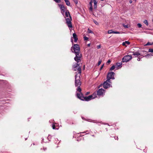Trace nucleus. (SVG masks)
<instances>
[{
  "label": "nucleus",
  "instance_id": "nucleus-3",
  "mask_svg": "<svg viewBox=\"0 0 153 153\" xmlns=\"http://www.w3.org/2000/svg\"><path fill=\"white\" fill-rule=\"evenodd\" d=\"M76 96L78 98L81 100L89 101L97 97V93L95 92L92 95L88 97H84L83 94L81 92L79 93H77Z\"/></svg>",
  "mask_w": 153,
  "mask_h": 153
},
{
  "label": "nucleus",
  "instance_id": "nucleus-29",
  "mask_svg": "<svg viewBox=\"0 0 153 153\" xmlns=\"http://www.w3.org/2000/svg\"><path fill=\"white\" fill-rule=\"evenodd\" d=\"M56 3H59L60 2V0H53Z\"/></svg>",
  "mask_w": 153,
  "mask_h": 153
},
{
  "label": "nucleus",
  "instance_id": "nucleus-31",
  "mask_svg": "<svg viewBox=\"0 0 153 153\" xmlns=\"http://www.w3.org/2000/svg\"><path fill=\"white\" fill-rule=\"evenodd\" d=\"M114 33L115 34H120V33L118 31H114Z\"/></svg>",
  "mask_w": 153,
  "mask_h": 153
},
{
  "label": "nucleus",
  "instance_id": "nucleus-25",
  "mask_svg": "<svg viewBox=\"0 0 153 153\" xmlns=\"http://www.w3.org/2000/svg\"><path fill=\"white\" fill-rule=\"evenodd\" d=\"M101 62H102V60H99V62H98L97 65L98 66L101 63Z\"/></svg>",
  "mask_w": 153,
  "mask_h": 153
},
{
  "label": "nucleus",
  "instance_id": "nucleus-43",
  "mask_svg": "<svg viewBox=\"0 0 153 153\" xmlns=\"http://www.w3.org/2000/svg\"><path fill=\"white\" fill-rule=\"evenodd\" d=\"M129 2L130 3H131L132 2V1H130Z\"/></svg>",
  "mask_w": 153,
  "mask_h": 153
},
{
  "label": "nucleus",
  "instance_id": "nucleus-12",
  "mask_svg": "<svg viewBox=\"0 0 153 153\" xmlns=\"http://www.w3.org/2000/svg\"><path fill=\"white\" fill-rule=\"evenodd\" d=\"M58 5L59 6V7L60 9L63 12H64L65 11V8L63 5L59 4Z\"/></svg>",
  "mask_w": 153,
  "mask_h": 153
},
{
  "label": "nucleus",
  "instance_id": "nucleus-1",
  "mask_svg": "<svg viewBox=\"0 0 153 153\" xmlns=\"http://www.w3.org/2000/svg\"><path fill=\"white\" fill-rule=\"evenodd\" d=\"M78 73L76 74L75 76V85L76 87H77L76 89V94L77 93H79L81 92V89L80 88L81 82L80 81V75L81 73V69L80 67H79L78 69Z\"/></svg>",
  "mask_w": 153,
  "mask_h": 153
},
{
  "label": "nucleus",
  "instance_id": "nucleus-9",
  "mask_svg": "<svg viewBox=\"0 0 153 153\" xmlns=\"http://www.w3.org/2000/svg\"><path fill=\"white\" fill-rule=\"evenodd\" d=\"M80 64H78L76 63L73 66V69L74 71H77V72H78V69L79 68V67H80L81 68V67L79 66ZM77 73V74H78ZM76 74H77V73H76Z\"/></svg>",
  "mask_w": 153,
  "mask_h": 153
},
{
  "label": "nucleus",
  "instance_id": "nucleus-18",
  "mask_svg": "<svg viewBox=\"0 0 153 153\" xmlns=\"http://www.w3.org/2000/svg\"><path fill=\"white\" fill-rule=\"evenodd\" d=\"M114 31L112 30H109L108 31V34H111V33H114Z\"/></svg>",
  "mask_w": 153,
  "mask_h": 153
},
{
  "label": "nucleus",
  "instance_id": "nucleus-22",
  "mask_svg": "<svg viewBox=\"0 0 153 153\" xmlns=\"http://www.w3.org/2000/svg\"><path fill=\"white\" fill-rule=\"evenodd\" d=\"M88 33H93V32L89 28L88 29Z\"/></svg>",
  "mask_w": 153,
  "mask_h": 153
},
{
  "label": "nucleus",
  "instance_id": "nucleus-45",
  "mask_svg": "<svg viewBox=\"0 0 153 153\" xmlns=\"http://www.w3.org/2000/svg\"><path fill=\"white\" fill-rule=\"evenodd\" d=\"M71 42H73V40H72H72H71Z\"/></svg>",
  "mask_w": 153,
  "mask_h": 153
},
{
  "label": "nucleus",
  "instance_id": "nucleus-14",
  "mask_svg": "<svg viewBox=\"0 0 153 153\" xmlns=\"http://www.w3.org/2000/svg\"><path fill=\"white\" fill-rule=\"evenodd\" d=\"M126 44L128 45L130 44V42L128 41H126L124 42H123L122 43V45L123 46H126Z\"/></svg>",
  "mask_w": 153,
  "mask_h": 153
},
{
  "label": "nucleus",
  "instance_id": "nucleus-10",
  "mask_svg": "<svg viewBox=\"0 0 153 153\" xmlns=\"http://www.w3.org/2000/svg\"><path fill=\"white\" fill-rule=\"evenodd\" d=\"M73 36L74 39V41L75 42H76L78 40V38L77 35L76 33H74L73 34Z\"/></svg>",
  "mask_w": 153,
  "mask_h": 153
},
{
  "label": "nucleus",
  "instance_id": "nucleus-27",
  "mask_svg": "<svg viewBox=\"0 0 153 153\" xmlns=\"http://www.w3.org/2000/svg\"><path fill=\"white\" fill-rule=\"evenodd\" d=\"M137 26H138V27L139 28L141 27L142 26L141 25L140 23H138L137 24Z\"/></svg>",
  "mask_w": 153,
  "mask_h": 153
},
{
  "label": "nucleus",
  "instance_id": "nucleus-28",
  "mask_svg": "<svg viewBox=\"0 0 153 153\" xmlns=\"http://www.w3.org/2000/svg\"><path fill=\"white\" fill-rule=\"evenodd\" d=\"M152 44H151V43L149 42H148L146 44V45H151Z\"/></svg>",
  "mask_w": 153,
  "mask_h": 153
},
{
  "label": "nucleus",
  "instance_id": "nucleus-7",
  "mask_svg": "<svg viewBox=\"0 0 153 153\" xmlns=\"http://www.w3.org/2000/svg\"><path fill=\"white\" fill-rule=\"evenodd\" d=\"M132 59V56L131 55H126L124 56L122 59V61L123 62H127Z\"/></svg>",
  "mask_w": 153,
  "mask_h": 153
},
{
  "label": "nucleus",
  "instance_id": "nucleus-11",
  "mask_svg": "<svg viewBox=\"0 0 153 153\" xmlns=\"http://www.w3.org/2000/svg\"><path fill=\"white\" fill-rule=\"evenodd\" d=\"M93 3V0H91V1L89 2V5L90 6L89 7V10L91 11H92L93 10V6H92V3Z\"/></svg>",
  "mask_w": 153,
  "mask_h": 153
},
{
  "label": "nucleus",
  "instance_id": "nucleus-26",
  "mask_svg": "<svg viewBox=\"0 0 153 153\" xmlns=\"http://www.w3.org/2000/svg\"><path fill=\"white\" fill-rule=\"evenodd\" d=\"M73 1L76 4L78 3V0H73Z\"/></svg>",
  "mask_w": 153,
  "mask_h": 153
},
{
  "label": "nucleus",
  "instance_id": "nucleus-23",
  "mask_svg": "<svg viewBox=\"0 0 153 153\" xmlns=\"http://www.w3.org/2000/svg\"><path fill=\"white\" fill-rule=\"evenodd\" d=\"M148 51L149 52L153 53V49L149 48V49Z\"/></svg>",
  "mask_w": 153,
  "mask_h": 153
},
{
  "label": "nucleus",
  "instance_id": "nucleus-20",
  "mask_svg": "<svg viewBox=\"0 0 153 153\" xmlns=\"http://www.w3.org/2000/svg\"><path fill=\"white\" fill-rule=\"evenodd\" d=\"M115 66L114 65L112 66L110 68V70L111 71H112L114 70L115 68Z\"/></svg>",
  "mask_w": 153,
  "mask_h": 153
},
{
  "label": "nucleus",
  "instance_id": "nucleus-40",
  "mask_svg": "<svg viewBox=\"0 0 153 153\" xmlns=\"http://www.w3.org/2000/svg\"><path fill=\"white\" fill-rule=\"evenodd\" d=\"M115 139L116 140H118V137H116V138H115Z\"/></svg>",
  "mask_w": 153,
  "mask_h": 153
},
{
  "label": "nucleus",
  "instance_id": "nucleus-5",
  "mask_svg": "<svg viewBox=\"0 0 153 153\" xmlns=\"http://www.w3.org/2000/svg\"><path fill=\"white\" fill-rule=\"evenodd\" d=\"M65 20L66 21V24L70 30L73 27L71 22V20H72V19L71 16H70V18H66Z\"/></svg>",
  "mask_w": 153,
  "mask_h": 153
},
{
  "label": "nucleus",
  "instance_id": "nucleus-42",
  "mask_svg": "<svg viewBox=\"0 0 153 153\" xmlns=\"http://www.w3.org/2000/svg\"><path fill=\"white\" fill-rule=\"evenodd\" d=\"M89 93V92H87V93H86V94H88Z\"/></svg>",
  "mask_w": 153,
  "mask_h": 153
},
{
  "label": "nucleus",
  "instance_id": "nucleus-36",
  "mask_svg": "<svg viewBox=\"0 0 153 153\" xmlns=\"http://www.w3.org/2000/svg\"><path fill=\"white\" fill-rule=\"evenodd\" d=\"M97 47L98 49H99L101 48V45H98V46H97Z\"/></svg>",
  "mask_w": 153,
  "mask_h": 153
},
{
  "label": "nucleus",
  "instance_id": "nucleus-17",
  "mask_svg": "<svg viewBox=\"0 0 153 153\" xmlns=\"http://www.w3.org/2000/svg\"><path fill=\"white\" fill-rule=\"evenodd\" d=\"M140 53L138 52H135L134 53H133L132 54V55L134 56H139L140 55Z\"/></svg>",
  "mask_w": 153,
  "mask_h": 153
},
{
  "label": "nucleus",
  "instance_id": "nucleus-39",
  "mask_svg": "<svg viewBox=\"0 0 153 153\" xmlns=\"http://www.w3.org/2000/svg\"><path fill=\"white\" fill-rule=\"evenodd\" d=\"M90 45H91V44H90V43L88 44L87 45V46H88V47H90Z\"/></svg>",
  "mask_w": 153,
  "mask_h": 153
},
{
  "label": "nucleus",
  "instance_id": "nucleus-19",
  "mask_svg": "<svg viewBox=\"0 0 153 153\" xmlns=\"http://www.w3.org/2000/svg\"><path fill=\"white\" fill-rule=\"evenodd\" d=\"M122 65V63H117L116 65V66L117 67H120V66H121Z\"/></svg>",
  "mask_w": 153,
  "mask_h": 153
},
{
  "label": "nucleus",
  "instance_id": "nucleus-35",
  "mask_svg": "<svg viewBox=\"0 0 153 153\" xmlns=\"http://www.w3.org/2000/svg\"><path fill=\"white\" fill-rule=\"evenodd\" d=\"M94 22L95 23V24H96V25H97L98 24V23L96 21H94Z\"/></svg>",
  "mask_w": 153,
  "mask_h": 153
},
{
  "label": "nucleus",
  "instance_id": "nucleus-8",
  "mask_svg": "<svg viewBox=\"0 0 153 153\" xmlns=\"http://www.w3.org/2000/svg\"><path fill=\"white\" fill-rule=\"evenodd\" d=\"M104 90L102 88L99 89L97 91V95L99 96H103L105 93Z\"/></svg>",
  "mask_w": 153,
  "mask_h": 153
},
{
  "label": "nucleus",
  "instance_id": "nucleus-4",
  "mask_svg": "<svg viewBox=\"0 0 153 153\" xmlns=\"http://www.w3.org/2000/svg\"><path fill=\"white\" fill-rule=\"evenodd\" d=\"M111 81L107 79L104 82L103 84V86L105 88H107L110 87V86H111Z\"/></svg>",
  "mask_w": 153,
  "mask_h": 153
},
{
  "label": "nucleus",
  "instance_id": "nucleus-6",
  "mask_svg": "<svg viewBox=\"0 0 153 153\" xmlns=\"http://www.w3.org/2000/svg\"><path fill=\"white\" fill-rule=\"evenodd\" d=\"M115 74L113 72H109L107 75V79L111 81L110 79H114V75Z\"/></svg>",
  "mask_w": 153,
  "mask_h": 153
},
{
  "label": "nucleus",
  "instance_id": "nucleus-44",
  "mask_svg": "<svg viewBox=\"0 0 153 153\" xmlns=\"http://www.w3.org/2000/svg\"><path fill=\"white\" fill-rule=\"evenodd\" d=\"M101 0V1H104V0Z\"/></svg>",
  "mask_w": 153,
  "mask_h": 153
},
{
  "label": "nucleus",
  "instance_id": "nucleus-38",
  "mask_svg": "<svg viewBox=\"0 0 153 153\" xmlns=\"http://www.w3.org/2000/svg\"><path fill=\"white\" fill-rule=\"evenodd\" d=\"M140 59H141V58L139 57L137 58V60L138 61H140Z\"/></svg>",
  "mask_w": 153,
  "mask_h": 153
},
{
  "label": "nucleus",
  "instance_id": "nucleus-33",
  "mask_svg": "<svg viewBox=\"0 0 153 153\" xmlns=\"http://www.w3.org/2000/svg\"><path fill=\"white\" fill-rule=\"evenodd\" d=\"M111 62V61L110 60H108L107 61V63L108 64H109Z\"/></svg>",
  "mask_w": 153,
  "mask_h": 153
},
{
  "label": "nucleus",
  "instance_id": "nucleus-13",
  "mask_svg": "<svg viewBox=\"0 0 153 153\" xmlns=\"http://www.w3.org/2000/svg\"><path fill=\"white\" fill-rule=\"evenodd\" d=\"M93 2L94 3V9H96L97 7V0H93Z\"/></svg>",
  "mask_w": 153,
  "mask_h": 153
},
{
  "label": "nucleus",
  "instance_id": "nucleus-46",
  "mask_svg": "<svg viewBox=\"0 0 153 153\" xmlns=\"http://www.w3.org/2000/svg\"><path fill=\"white\" fill-rule=\"evenodd\" d=\"M93 136H94V135H92Z\"/></svg>",
  "mask_w": 153,
  "mask_h": 153
},
{
  "label": "nucleus",
  "instance_id": "nucleus-24",
  "mask_svg": "<svg viewBox=\"0 0 153 153\" xmlns=\"http://www.w3.org/2000/svg\"><path fill=\"white\" fill-rule=\"evenodd\" d=\"M84 39L85 40H87L88 39V38L85 36L84 37Z\"/></svg>",
  "mask_w": 153,
  "mask_h": 153
},
{
  "label": "nucleus",
  "instance_id": "nucleus-16",
  "mask_svg": "<svg viewBox=\"0 0 153 153\" xmlns=\"http://www.w3.org/2000/svg\"><path fill=\"white\" fill-rule=\"evenodd\" d=\"M65 1L67 5L68 6L70 5V3L68 0H65Z\"/></svg>",
  "mask_w": 153,
  "mask_h": 153
},
{
  "label": "nucleus",
  "instance_id": "nucleus-21",
  "mask_svg": "<svg viewBox=\"0 0 153 153\" xmlns=\"http://www.w3.org/2000/svg\"><path fill=\"white\" fill-rule=\"evenodd\" d=\"M143 22L145 23L146 25L148 26V23L147 21L146 20H145Z\"/></svg>",
  "mask_w": 153,
  "mask_h": 153
},
{
  "label": "nucleus",
  "instance_id": "nucleus-34",
  "mask_svg": "<svg viewBox=\"0 0 153 153\" xmlns=\"http://www.w3.org/2000/svg\"><path fill=\"white\" fill-rule=\"evenodd\" d=\"M123 27L125 28H128V27L127 25H123Z\"/></svg>",
  "mask_w": 153,
  "mask_h": 153
},
{
  "label": "nucleus",
  "instance_id": "nucleus-48",
  "mask_svg": "<svg viewBox=\"0 0 153 153\" xmlns=\"http://www.w3.org/2000/svg\"><path fill=\"white\" fill-rule=\"evenodd\" d=\"M64 1H65V0H64Z\"/></svg>",
  "mask_w": 153,
  "mask_h": 153
},
{
  "label": "nucleus",
  "instance_id": "nucleus-32",
  "mask_svg": "<svg viewBox=\"0 0 153 153\" xmlns=\"http://www.w3.org/2000/svg\"><path fill=\"white\" fill-rule=\"evenodd\" d=\"M52 128H53V129H55V125L53 124L52 125Z\"/></svg>",
  "mask_w": 153,
  "mask_h": 153
},
{
  "label": "nucleus",
  "instance_id": "nucleus-2",
  "mask_svg": "<svg viewBox=\"0 0 153 153\" xmlns=\"http://www.w3.org/2000/svg\"><path fill=\"white\" fill-rule=\"evenodd\" d=\"M72 52L76 54V56L74 58V60L77 62H79L80 60V58L81 55L80 53V48L78 44H74V46L71 48Z\"/></svg>",
  "mask_w": 153,
  "mask_h": 153
},
{
  "label": "nucleus",
  "instance_id": "nucleus-15",
  "mask_svg": "<svg viewBox=\"0 0 153 153\" xmlns=\"http://www.w3.org/2000/svg\"><path fill=\"white\" fill-rule=\"evenodd\" d=\"M65 16L67 17H69V18L70 17V16H71L68 12L66 11L65 12Z\"/></svg>",
  "mask_w": 153,
  "mask_h": 153
},
{
  "label": "nucleus",
  "instance_id": "nucleus-30",
  "mask_svg": "<svg viewBox=\"0 0 153 153\" xmlns=\"http://www.w3.org/2000/svg\"><path fill=\"white\" fill-rule=\"evenodd\" d=\"M151 55V54H147V55L145 56V57L146 58H148V57H149V56H150Z\"/></svg>",
  "mask_w": 153,
  "mask_h": 153
},
{
  "label": "nucleus",
  "instance_id": "nucleus-47",
  "mask_svg": "<svg viewBox=\"0 0 153 153\" xmlns=\"http://www.w3.org/2000/svg\"><path fill=\"white\" fill-rule=\"evenodd\" d=\"M152 22H153V20H152Z\"/></svg>",
  "mask_w": 153,
  "mask_h": 153
},
{
  "label": "nucleus",
  "instance_id": "nucleus-37",
  "mask_svg": "<svg viewBox=\"0 0 153 153\" xmlns=\"http://www.w3.org/2000/svg\"><path fill=\"white\" fill-rule=\"evenodd\" d=\"M103 66H104V64L102 65L101 66V68H100V70H102V68H103Z\"/></svg>",
  "mask_w": 153,
  "mask_h": 153
},
{
  "label": "nucleus",
  "instance_id": "nucleus-41",
  "mask_svg": "<svg viewBox=\"0 0 153 153\" xmlns=\"http://www.w3.org/2000/svg\"><path fill=\"white\" fill-rule=\"evenodd\" d=\"M86 133V132L85 131V132H81L80 133Z\"/></svg>",
  "mask_w": 153,
  "mask_h": 153
}]
</instances>
